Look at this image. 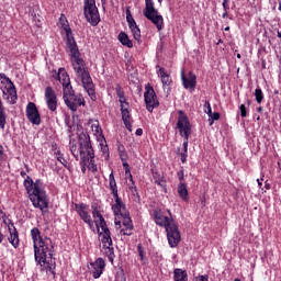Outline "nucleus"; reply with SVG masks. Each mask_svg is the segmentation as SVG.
<instances>
[{
    "mask_svg": "<svg viewBox=\"0 0 281 281\" xmlns=\"http://www.w3.org/2000/svg\"><path fill=\"white\" fill-rule=\"evenodd\" d=\"M223 19H227V11H224V13L222 14Z\"/></svg>",
    "mask_w": 281,
    "mask_h": 281,
    "instance_id": "obj_54",
    "label": "nucleus"
},
{
    "mask_svg": "<svg viewBox=\"0 0 281 281\" xmlns=\"http://www.w3.org/2000/svg\"><path fill=\"white\" fill-rule=\"evenodd\" d=\"M121 44H123L125 47H128L130 49L133 48V41L128 37V34L125 32H121L117 36Z\"/></svg>",
    "mask_w": 281,
    "mask_h": 281,
    "instance_id": "obj_24",
    "label": "nucleus"
},
{
    "mask_svg": "<svg viewBox=\"0 0 281 281\" xmlns=\"http://www.w3.org/2000/svg\"><path fill=\"white\" fill-rule=\"evenodd\" d=\"M26 117L31 124H35L36 126L41 124V114L38 113V109L34 102H29L26 105Z\"/></svg>",
    "mask_w": 281,
    "mask_h": 281,
    "instance_id": "obj_16",
    "label": "nucleus"
},
{
    "mask_svg": "<svg viewBox=\"0 0 281 281\" xmlns=\"http://www.w3.org/2000/svg\"><path fill=\"white\" fill-rule=\"evenodd\" d=\"M83 14L86 21L95 27L100 23V11L98 5H95V0H85L83 1Z\"/></svg>",
    "mask_w": 281,
    "mask_h": 281,
    "instance_id": "obj_10",
    "label": "nucleus"
},
{
    "mask_svg": "<svg viewBox=\"0 0 281 281\" xmlns=\"http://www.w3.org/2000/svg\"><path fill=\"white\" fill-rule=\"evenodd\" d=\"M186 161H188V153L183 151L181 153V162L186 164Z\"/></svg>",
    "mask_w": 281,
    "mask_h": 281,
    "instance_id": "obj_43",
    "label": "nucleus"
},
{
    "mask_svg": "<svg viewBox=\"0 0 281 281\" xmlns=\"http://www.w3.org/2000/svg\"><path fill=\"white\" fill-rule=\"evenodd\" d=\"M81 172H83V175L87 172V165H81Z\"/></svg>",
    "mask_w": 281,
    "mask_h": 281,
    "instance_id": "obj_48",
    "label": "nucleus"
},
{
    "mask_svg": "<svg viewBox=\"0 0 281 281\" xmlns=\"http://www.w3.org/2000/svg\"><path fill=\"white\" fill-rule=\"evenodd\" d=\"M176 128L179 131L181 137H190L192 135V124L186 112L182 110H178Z\"/></svg>",
    "mask_w": 281,
    "mask_h": 281,
    "instance_id": "obj_11",
    "label": "nucleus"
},
{
    "mask_svg": "<svg viewBox=\"0 0 281 281\" xmlns=\"http://www.w3.org/2000/svg\"><path fill=\"white\" fill-rule=\"evenodd\" d=\"M69 148L76 161L80 159V166H87L90 172H98L95 153L91 146V138L89 137V134L82 132L79 134L78 140L70 139Z\"/></svg>",
    "mask_w": 281,
    "mask_h": 281,
    "instance_id": "obj_2",
    "label": "nucleus"
},
{
    "mask_svg": "<svg viewBox=\"0 0 281 281\" xmlns=\"http://www.w3.org/2000/svg\"><path fill=\"white\" fill-rule=\"evenodd\" d=\"M279 11L281 12V2H279Z\"/></svg>",
    "mask_w": 281,
    "mask_h": 281,
    "instance_id": "obj_59",
    "label": "nucleus"
},
{
    "mask_svg": "<svg viewBox=\"0 0 281 281\" xmlns=\"http://www.w3.org/2000/svg\"><path fill=\"white\" fill-rule=\"evenodd\" d=\"M179 181H183V170L178 172Z\"/></svg>",
    "mask_w": 281,
    "mask_h": 281,
    "instance_id": "obj_46",
    "label": "nucleus"
},
{
    "mask_svg": "<svg viewBox=\"0 0 281 281\" xmlns=\"http://www.w3.org/2000/svg\"><path fill=\"white\" fill-rule=\"evenodd\" d=\"M1 111H5V108H3V103L1 102V100H0V112Z\"/></svg>",
    "mask_w": 281,
    "mask_h": 281,
    "instance_id": "obj_52",
    "label": "nucleus"
},
{
    "mask_svg": "<svg viewBox=\"0 0 281 281\" xmlns=\"http://www.w3.org/2000/svg\"><path fill=\"white\" fill-rule=\"evenodd\" d=\"M45 101L49 111L54 112L58 109V97H56V91L52 87L45 89Z\"/></svg>",
    "mask_w": 281,
    "mask_h": 281,
    "instance_id": "obj_15",
    "label": "nucleus"
},
{
    "mask_svg": "<svg viewBox=\"0 0 281 281\" xmlns=\"http://www.w3.org/2000/svg\"><path fill=\"white\" fill-rule=\"evenodd\" d=\"M92 216L101 237L102 251H104L109 260L113 262V258H115V248H113V239L111 238V231H109V227L106 226V221H104V216H102V213H100L98 209L92 211Z\"/></svg>",
    "mask_w": 281,
    "mask_h": 281,
    "instance_id": "obj_5",
    "label": "nucleus"
},
{
    "mask_svg": "<svg viewBox=\"0 0 281 281\" xmlns=\"http://www.w3.org/2000/svg\"><path fill=\"white\" fill-rule=\"evenodd\" d=\"M125 175H128L130 181H132V183H135L133 182V175H131V170L126 169Z\"/></svg>",
    "mask_w": 281,
    "mask_h": 281,
    "instance_id": "obj_45",
    "label": "nucleus"
},
{
    "mask_svg": "<svg viewBox=\"0 0 281 281\" xmlns=\"http://www.w3.org/2000/svg\"><path fill=\"white\" fill-rule=\"evenodd\" d=\"M125 14H126V21H127L128 27L137 23L135 22V19H133V14L131 13V7H126Z\"/></svg>",
    "mask_w": 281,
    "mask_h": 281,
    "instance_id": "obj_32",
    "label": "nucleus"
},
{
    "mask_svg": "<svg viewBox=\"0 0 281 281\" xmlns=\"http://www.w3.org/2000/svg\"><path fill=\"white\" fill-rule=\"evenodd\" d=\"M135 135H137V137H142V135H144V130L137 128Z\"/></svg>",
    "mask_w": 281,
    "mask_h": 281,
    "instance_id": "obj_44",
    "label": "nucleus"
},
{
    "mask_svg": "<svg viewBox=\"0 0 281 281\" xmlns=\"http://www.w3.org/2000/svg\"><path fill=\"white\" fill-rule=\"evenodd\" d=\"M209 117L210 126H212L216 120H221V114L218 112L211 113Z\"/></svg>",
    "mask_w": 281,
    "mask_h": 281,
    "instance_id": "obj_36",
    "label": "nucleus"
},
{
    "mask_svg": "<svg viewBox=\"0 0 281 281\" xmlns=\"http://www.w3.org/2000/svg\"><path fill=\"white\" fill-rule=\"evenodd\" d=\"M173 280L175 281H188V272L182 269H176L173 271Z\"/></svg>",
    "mask_w": 281,
    "mask_h": 281,
    "instance_id": "obj_25",
    "label": "nucleus"
},
{
    "mask_svg": "<svg viewBox=\"0 0 281 281\" xmlns=\"http://www.w3.org/2000/svg\"><path fill=\"white\" fill-rule=\"evenodd\" d=\"M265 188H266V190H271V184H269V182H265Z\"/></svg>",
    "mask_w": 281,
    "mask_h": 281,
    "instance_id": "obj_49",
    "label": "nucleus"
},
{
    "mask_svg": "<svg viewBox=\"0 0 281 281\" xmlns=\"http://www.w3.org/2000/svg\"><path fill=\"white\" fill-rule=\"evenodd\" d=\"M157 76L161 79V83L164 87H169L170 82H172V80L170 79V75H168L165 68H159L157 70Z\"/></svg>",
    "mask_w": 281,
    "mask_h": 281,
    "instance_id": "obj_23",
    "label": "nucleus"
},
{
    "mask_svg": "<svg viewBox=\"0 0 281 281\" xmlns=\"http://www.w3.org/2000/svg\"><path fill=\"white\" fill-rule=\"evenodd\" d=\"M64 32H66V52L70 56V63L75 71L76 80L82 83L88 95L91 100L95 101V87L93 86V79H91L89 69H87V64L80 55V49L78 48V43H76V38L71 32V27L65 26Z\"/></svg>",
    "mask_w": 281,
    "mask_h": 281,
    "instance_id": "obj_1",
    "label": "nucleus"
},
{
    "mask_svg": "<svg viewBox=\"0 0 281 281\" xmlns=\"http://www.w3.org/2000/svg\"><path fill=\"white\" fill-rule=\"evenodd\" d=\"M90 273L94 280H98L102 273H104V267H106V262L102 258H98L95 261L90 263Z\"/></svg>",
    "mask_w": 281,
    "mask_h": 281,
    "instance_id": "obj_17",
    "label": "nucleus"
},
{
    "mask_svg": "<svg viewBox=\"0 0 281 281\" xmlns=\"http://www.w3.org/2000/svg\"><path fill=\"white\" fill-rule=\"evenodd\" d=\"M24 188L29 194V199L33 205L37 210H47L49 207V201L47 200V193L45 189H43V182L41 180H32L30 176L24 180Z\"/></svg>",
    "mask_w": 281,
    "mask_h": 281,
    "instance_id": "obj_4",
    "label": "nucleus"
},
{
    "mask_svg": "<svg viewBox=\"0 0 281 281\" xmlns=\"http://www.w3.org/2000/svg\"><path fill=\"white\" fill-rule=\"evenodd\" d=\"M155 223L156 225H159V227H165V229H167L170 223H175V220L164 215L162 213L155 212Z\"/></svg>",
    "mask_w": 281,
    "mask_h": 281,
    "instance_id": "obj_21",
    "label": "nucleus"
},
{
    "mask_svg": "<svg viewBox=\"0 0 281 281\" xmlns=\"http://www.w3.org/2000/svg\"><path fill=\"white\" fill-rule=\"evenodd\" d=\"M194 280H195V281H210V279L207 278V276H199V277H195Z\"/></svg>",
    "mask_w": 281,
    "mask_h": 281,
    "instance_id": "obj_42",
    "label": "nucleus"
},
{
    "mask_svg": "<svg viewBox=\"0 0 281 281\" xmlns=\"http://www.w3.org/2000/svg\"><path fill=\"white\" fill-rule=\"evenodd\" d=\"M137 251H138V256L140 258V262L143 265H148V259H146V252L144 251V246H142V244L137 245Z\"/></svg>",
    "mask_w": 281,
    "mask_h": 281,
    "instance_id": "obj_29",
    "label": "nucleus"
},
{
    "mask_svg": "<svg viewBox=\"0 0 281 281\" xmlns=\"http://www.w3.org/2000/svg\"><path fill=\"white\" fill-rule=\"evenodd\" d=\"M121 113L125 127L131 133L133 131V124H131V112L128 111V103H124L121 105Z\"/></svg>",
    "mask_w": 281,
    "mask_h": 281,
    "instance_id": "obj_20",
    "label": "nucleus"
},
{
    "mask_svg": "<svg viewBox=\"0 0 281 281\" xmlns=\"http://www.w3.org/2000/svg\"><path fill=\"white\" fill-rule=\"evenodd\" d=\"M57 80L63 86V93L65 92L66 89H69V90L74 89L71 87V79L69 78V75L67 74V70H65V68L58 69Z\"/></svg>",
    "mask_w": 281,
    "mask_h": 281,
    "instance_id": "obj_18",
    "label": "nucleus"
},
{
    "mask_svg": "<svg viewBox=\"0 0 281 281\" xmlns=\"http://www.w3.org/2000/svg\"><path fill=\"white\" fill-rule=\"evenodd\" d=\"M92 128V133H94V135L100 136L102 135V127H100V123L98 121H94L91 125Z\"/></svg>",
    "mask_w": 281,
    "mask_h": 281,
    "instance_id": "obj_33",
    "label": "nucleus"
},
{
    "mask_svg": "<svg viewBox=\"0 0 281 281\" xmlns=\"http://www.w3.org/2000/svg\"><path fill=\"white\" fill-rule=\"evenodd\" d=\"M183 137V150L184 153H188V144H189V139H190V136H182Z\"/></svg>",
    "mask_w": 281,
    "mask_h": 281,
    "instance_id": "obj_37",
    "label": "nucleus"
},
{
    "mask_svg": "<svg viewBox=\"0 0 281 281\" xmlns=\"http://www.w3.org/2000/svg\"><path fill=\"white\" fill-rule=\"evenodd\" d=\"M257 183H258L259 188H262V181H260V179H257Z\"/></svg>",
    "mask_w": 281,
    "mask_h": 281,
    "instance_id": "obj_53",
    "label": "nucleus"
},
{
    "mask_svg": "<svg viewBox=\"0 0 281 281\" xmlns=\"http://www.w3.org/2000/svg\"><path fill=\"white\" fill-rule=\"evenodd\" d=\"M181 80L184 89H191L192 91L196 89V75L189 72L188 77H186V72L182 70Z\"/></svg>",
    "mask_w": 281,
    "mask_h": 281,
    "instance_id": "obj_19",
    "label": "nucleus"
},
{
    "mask_svg": "<svg viewBox=\"0 0 281 281\" xmlns=\"http://www.w3.org/2000/svg\"><path fill=\"white\" fill-rule=\"evenodd\" d=\"M153 177H154V181L161 178L157 172H153Z\"/></svg>",
    "mask_w": 281,
    "mask_h": 281,
    "instance_id": "obj_47",
    "label": "nucleus"
},
{
    "mask_svg": "<svg viewBox=\"0 0 281 281\" xmlns=\"http://www.w3.org/2000/svg\"><path fill=\"white\" fill-rule=\"evenodd\" d=\"M1 80V91L2 98L8 102V104H16V100H19V95L16 94V88L14 87V82L9 79L5 74L0 72Z\"/></svg>",
    "mask_w": 281,
    "mask_h": 281,
    "instance_id": "obj_7",
    "label": "nucleus"
},
{
    "mask_svg": "<svg viewBox=\"0 0 281 281\" xmlns=\"http://www.w3.org/2000/svg\"><path fill=\"white\" fill-rule=\"evenodd\" d=\"M22 177H25V173L24 172H21Z\"/></svg>",
    "mask_w": 281,
    "mask_h": 281,
    "instance_id": "obj_61",
    "label": "nucleus"
},
{
    "mask_svg": "<svg viewBox=\"0 0 281 281\" xmlns=\"http://www.w3.org/2000/svg\"><path fill=\"white\" fill-rule=\"evenodd\" d=\"M3 233H1V229H0V245L3 243Z\"/></svg>",
    "mask_w": 281,
    "mask_h": 281,
    "instance_id": "obj_51",
    "label": "nucleus"
},
{
    "mask_svg": "<svg viewBox=\"0 0 281 281\" xmlns=\"http://www.w3.org/2000/svg\"><path fill=\"white\" fill-rule=\"evenodd\" d=\"M0 221H2L5 227H11V225H14V223H12V220L8 217V215L5 214V212H3V210H0Z\"/></svg>",
    "mask_w": 281,
    "mask_h": 281,
    "instance_id": "obj_31",
    "label": "nucleus"
},
{
    "mask_svg": "<svg viewBox=\"0 0 281 281\" xmlns=\"http://www.w3.org/2000/svg\"><path fill=\"white\" fill-rule=\"evenodd\" d=\"M132 192H137V188L136 187H130Z\"/></svg>",
    "mask_w": 281,
    "mask_h": 281,
    "instance_id": "obj_55",
    "label": "nucleus"
},
{
    "mask_svg": "<svg viewBox=\"0 0 281 281\" xmlns=\"http://www.w3.org/2000/svg\"><path fill=\"white\" fill-rule=\"evenodd\" d=\"M228 3H229V0H223L222 5H223L224 12H227L229 10V4Z\"/></svg>",
    "mask_w": 281,
    "mask_h": 281,
    "instance_id": "obj_41",
    "label": "nucleus"
},
{
    "mask_svg": "<svg viewBox=\"0 0 281 281\" xmlns=\"http://www.w3.org/2000/svg\"><path fill=\"white\" fill-rule=\"evenodd\" d=\"M278 36H279V38H281V31H280V32H278Z\"/></svg>",
    "mask_w": 281,
    "mask_h": 281,
    "instance_id": "obj_60",
    "label": "nucleus"
},
{
    "mask_svg": "<svg viewBox=\"0 0 281 281\" xmlns=\"http://www.w3.org/2000/svg\"><path fill=\"white\" fill-rule=\"evenodd\" d=\"M103 151L106 153V147H104Z\"/></svg>",
    "mask_w": 281,
    "mask_h": 281,
    "instance_id": "obj_63",
    "label": "nucleus"
},
{
    "mask_svg": "<svg viewBox=\"0 0 281 281\" xmlns=\"http://www.w3.org/2000/svg\"><path fill=\"white\" fill-rule=\"evenodd\" d=\"M239 110L241 117H247V108L245 106V104H240Z\"/></svg>",
    "mask_w": 281,
    "mask_h": 281,
    "instance_id": "obj_38",
    "label": "nucleus"
},
{
    "mask_svg": "<svg viewBox=\"0 0 281 281\" xmlns=\"http://www.w3.org/2000/svg\"><path fill=\"white\" fill-rule=\"evenodd\" d=\"M63 98L66 106H68L72 113H76L80 106H85V98L80 94H76V92H74V88L70 90L69 88H66L63 92Z\"/></svg>",
    "mask_w": 281,
    "mask_h": 281,
    "instance_id": "obj_9",
    "label": "nucleus"
},
{
    "mask_svg": "<svg viewBox=\"0 0 281 281\" xmlns=\"http://www.w3.org/2000/svg\"><path fill=\"white\" fill-rule=\"evenodd\" d=\"M75 210L77 214H79L81 221H83V223H86V225H88L90 229H95V226L93 225V220L91 218V209L88 204H75Z\"/></svg>",
    "mask_w": 281,
    "mask_h": 281,
    "instance_id": "obj_13",
    "label": "nucleus"
},
{
    "mask_svg": "<svg viewBox=\"0 0 281 281\" xmlns=\"http://www.w3.org/2000/svg\"><path fill=\"white\" fill-rule=\"evenodd\" d=\"M143 14L148 21H151L156 25L157 30L160 32L164 27V16L159 14V11L155 8V1L145 0V9Z\"/></svg>",
    "mask_w": 281,
    "mask_h": 281,
    "instance_id": "obj_8",
    "label": "nucleus"
},
{
    "mask_svg": "<svg viewBox=\"0 0 281 281\" xmlns=\"http://www.w3.org/2000/svg\"><path fill=\"white\" fill-rule=\"evenodd\" d=\"M135 41H140L142 38V31L139 30V26L136 24H132L128 26Z\"/></svg>",
    "mask_w": 281,
    "mask_h": 281,
    "instance_id": "obj_28",
    "label": "nucleus"
},
{
    "mask_svg": "<svg viewBox=\"0 0 281 281\" xmlns=\"http://www.w3.org/2000/svg\"><path fill=\"white\" fill-rule=\"evenodd\" d=\"M224 31H225V32H229V26H226V27L224 29Z\"/></svg>",
    "mask_w": 281,
    "mask_h": 281,
    "instance_id": "obj_58",
    "label": "nucleus"
},
{
    "mask_svg": "<svg viewBox=\"0 0 281 281\" xmlns=\"http://www.w3.org/2000/svg\"><path fill=\"white\" fill-rule=\"evenodd\" d=\"M31 237L34 247V257L37 265L44 267L47 265V260H52L54 256V244L47 236L41 235V229L34 227L31 229Z\"/></svg>",
    "mask_w": 281,
    "mask_h": 281,
    "instance_id": "obj_3",
    "label": "nucleus"
},
{
    "mask_svg": "<svg viewBox=\"0 0 281 281\" xmlns=\"http://www.w3.org/2000/svg\"><path fill=\"white\" fill-rule=\"evenodd\" d=\"M113 196L115 202L112 205V212H114L115 216V226L123 227L121 229V234H123V236H133V220H131V215L128 214V211H126V205L122 202L120 195Z\"/></svg>",
    "mask_w": 281,
    "mask_h": 281,
    "instance_id": "obj_6",
    "label": "nucleus"
},
{
    "mask_svg": "<svg viewBox=\"0 0 281 281\" xmlns=\"http://www.w3.org/2000/svg\"><path fill=\"white\" fill-rule=\"evenodd\" d=\"M178 194L182 201H188V187H186V183L178 184Z\"/></svg>",
    "mask_w": 281,
    "mask_h": 281,
    "instance_id": "obj_27",
    "label": "nucleus"
},
{
    "mask_svg": "<svg viewBox=\"0 0 281 281\" xmlns=\"http://www.w3.org/2000/svg\"><path fill=\"white\" fill-rule=\"evenodd\" d=\"M234 281H240V279H235Z\"/></svg>",
    "mask_w": 281,
    "mask_h": 281,
    "instance_id": "obj_64",
    "label": "nucleus"
},
{
    "mask_svg": "<svg viewBox=\"0 0 281 281\" xmlns=\"http://www.w3.org/2000/svg\"><path fill=\"white\" fill-rule=\"evenodd\" d=\"M257 111H258V113H262V106H259V108L257 109Z\"/></svg>",
    "mask_w": 281,
    "mask_h": 281,
    "instance_id": "obj_57",
    "label": "nucleus"
},
{
    "mask_svg": "<svg viewBox=\"0 0 281 281\" xmlns=\"http://www.w3.org/2000/svg\"><path fill=\"white\" fill-rule=\"evenodd\" d=\"M167 240L169 243V247L175 248L178 247L179 243H181V233L179 232V226L177 223L171 222L167 228Z\"/></svg>",
    "mask_w": 281,
    "mask_h": 281,
    "instance_id": "obj_12",
    "label": "nucleus"
},
{
    "mask_svg": "<svg viewBox=\"0 0 281 281\" xmlns=\"http://www.w3.org/2000/svg\"><path fill=\"white\" fill-rule=\"evenodd\" d=\"M237 58H240V54H237Z\"/></svg>",
    "mask_w": 281,
    "mask_h": 281,
    "instance_id": "obj_62",
    "label": "nucleus"
},
{
    "mask_svg": "<svg viewBox=\"0 0 281 281\" xmlns=\"http://www.w3.org/2000/svg\"><path fill=\"white\" fill-rule=\"evenodd\" d=\"M255 98L258 104H262V100H265V94L262 93V90L260 88H257L255 90Z\"/></svg>",
    "mask_w": 281,
    "mask_h": 281,
    "instance_id": "obj_34",
    "label": "nucleus"
},
{
    "mask_svg": "<svg viewBox=\"0 0 281 281\" xmlns=\"http://www.w3.org/2000/svg\"><path fill=\"white\" fill-rule=\"evenodd\" d=\"M144 100L146 104V109L149 113H153L157 106H159V99H157V94L155 93V89L151 87L146 88L144 93Z\"/></svg>",
    "mask_w": 281,
    "mask_h": 281,
    "instance_id": "obj_14",
    "label": "nucleus"
},
{
    "mask_svg": "<svg viewBox=\"0 0 281 281\" xmlns=\"http://www.w3.org/2000/svg\"><path fill=\"white\" fill-rule=\"evenodd\" d=\"M161 181H162L161 178H158V179L155 180V183H156L157 186H161Z\"/></svg>",
    "mask_w": 281,
    "mask_h": 281,
    "instance_id": "obj_50",
    "label": "nucleus"
},
{
    "mask_svg": "<svg viewBox=\"0 0 281 281\" xmlns=\"http://www.w3.org/2000/svg\"><path fill=\"white\" fill-rule=\"evenodd\" d=\"M204 106H206L205 114L210 116L212 113V105L210 104L209 101H206Z\"/></svg>",
    "mask_w": 281,
    "mask_h": 281,
    "instance_id": "obj_40",
    "label": "nucleus"
},
{
    "mask_svg": "<svg viewBox=\"0 0 281 281\" xmlns=\"http://www.w3.org/2000/svg\"><path fill=\"white\" fill-rule=\"evenodd\" d=\"M8 116L5 115V110L0 112V128L3 131L5 128Z\"/></svg>",
    "mask_w": 281,
    "mask_h": 281,
    "instance_id": "obj_35",
    "label": "nucleus"
},
{
    "mask_svg": "<svg viewBox=\"0 0 281 281\" xmlns=\"http://www.w3.org/2000/svg\"><path fill=\"white\" fill-rule=\"evenodd\" d=\"M57 160L59 161V164H60L61 166H65V168H67V159H65V157H63V155H59V156L57 157Z\"/></svg>",
    "mask_w": 281,
    "mask_h": 281,
    "instance_id": "obj_39",
    "label": "nucleus"
},
{
    "mask_svg": "<svg viewBox=\"0 0 281 281\" xmlns=\"http://www.w3.org/2000/svg\"><path fill=\"white\" fill-rule=\"evenodd\" d=\"M109 186L113 196H117V182L115 181V176L113 175V171H111L109 176Z\"/></svg>",
    "mask_w": 281,
    "mask_h": 281,
    "instance_id": "obj_26",
    "label": "nucleus"
},
{
    "mask_svg": "<svg viewBox=\"0 0 281 281\" xmlns=\"http://www.w3.org/2000/svg\"><path fill=\"white\" fill-rule=\"evenodd\" d=\"M115 90H116V95H117V98H119L120 104H121V105H122V104H128V103L126 102V97L124 95V90H122V87L117 86Z\"/></svg>",
    "mask_w": 281,
    "mask_h": 281,
    "instance_id": "obj_30",
    "label": "nucleus"
},
{
    "mask_svg": "<svg viewBox=\"0 0 281 281\" xmlns=\"http://www.w3.org/2000/svg\"><path fill=\"white\" fill-rule=\"evenodd\" d=\"M9 229V243L16 249L19 247V232H16V227L14 225H11L8 227Z\"/></svg>",
    "mask_w": 281,
    "mask_h": 281,
    "instance_id": "obj_22",
    "label": "nucleus"
},
{
    "mask_svg": "<svg viewBox=\"0 0 281 281\" xmlns=\"http://www.w3.org/2000/svg\"><path fill=\"white\" fill-rule=\"evenodd\" d=\"M3 155V146L0 145V157Z\"/></svg>",
    "mask_w": 281,
    "mask_h": 281,
    "instance_id": "obj_56",
    "label": "nucleus"
}]
</instances>
